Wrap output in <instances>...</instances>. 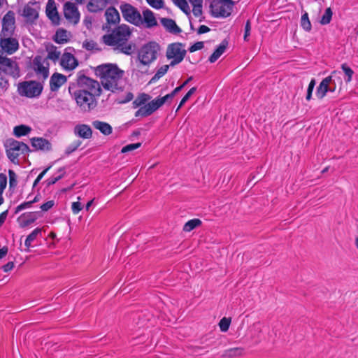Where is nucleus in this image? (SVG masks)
I'll use <instances>...</instances> for the list:
<instances>
[{
  "label": "nucleus",
  "mask_w": 358,
  "mask_h": 358,
  "mask_svg": "<svg viewBox=\"0 0 358 358\" xmlns=\"http://www.w3.org/2000/svg\"><path fill=\"white\" fill-rule=\"evenodd\" d=\"M96 76L101 79V85L106 90L115 92L122 91L117 82L123 77L124 71L121 70L116 64L106 63L93 68Z\"/></svg>",
  "instance_id": "obj_1"
},
{
  "label": "nucleus",
  "mask_w": 358,
  "mask_h": 358,
  "mask_svg": "<svg viewBox=\"0 0 358 358\" xmlns=\"http://www.w3.org/2000/svg\"><path fill=\"white\" fill-rule=\"evenodd\" d=\"M75 83L69 85V92L74 98L78 106L84 111H90L97 106V101L95 92H90L88 90H75Z\"/></svg>",
  "instance_id": "obj_2"
},
{
  "label": "nucleus",
  "mask_w": 358,
  "mask_h": 358,
  "mask_svg": "<svg viewBox=\"0 0 358 358\" xmlns=\"http://www.w3.org/2000/svg\"><path fill=\"white\" fill-rule=\"evenodd\" d=\"M131 34L129 27L126 24H119L112 30V33L102 36V41L108 46H122L121 42L126 43Z\"/></svg>",
  "instance_id": "obj_3"
},
{
  "label": "nucleus",
  "mask_w": 358,
  "mask_h": 358,
  "mask_svg": "<svg viewBox=\"0 0 358 358\" xmlns=\"http://www.w3.org/2000/svg\"><path fill=\"white\" fill-rule=\"evenodd\" d=\"M160 49L159 44L155 41H149L143 45L138 52L137 60L139 62L138 66H149L157 59Z\"/></svg>",
  "instance_id": "obj_4"
},
{
  "label": "nucleus",
  "mask_w": 358,
  "mask_h": 358,
  "mask_svg": "<svg viewBox=\"0 0 358 358\" xmlns=\"http://www.w3.org/2000/svg\"><path fill=\"white\" fill-rule=\"evenodd\" d=\"M88 71V69H83L77 73L76 87H79V90H88L90 92H95V95L100 96L102 89L99 83L87 76Z\"/></svg>",
  "instance_id": "obj_5"
},
{
  "label": "nucleus",
  "mask_w": 358,
  "mask_h": 358,
  "mask_svg": "<svg viewBox=\"0 0 358 358\" xmlns=\"http://www.w3.org/2000/svg\"><path fill=\"white\" fill-rule=\"evenodd\" d=\"M4 145L8 158L10 162L15 164H18L19 163L17 157L20 155L18 152H15L20 151L21 154H26L31 152L29 147L26 143L13 138L7 139Z\"/></svg>",
  "instance_id": "obj_6"
},
{
  "label": "nucleus",
  "mask_w": 358,
  "mask_h": 358,
  "mask_svg": "<svg viewBox=\"0 0 358 358\" xmlns=\"http://www.w3.org/2000/svg\"><path fill=\"white\" fill-rule=\"evenodd\" d=\"M43 90V83L36 80L22 81L17 85L18 94L29 99L39 97Z\"/></svg>",
  "instance_id": "obj_7"
},
{
  "label": "nucleus",
  "mask_w": 358,
  "mask_h": 358,
  "mask_svg": "<svg viewBox=\"0 0 358 358\" xmlns=\"http://www.w3.org/2000/svg\"><path fill=\"white\" fill-rule=\"evenodd\" d=\"M234 6L233 0L213 1L210 4V13L214 17H227Z\"/></svg>",
  "instance_id": "obj_8"
},
{
  "label": "nucleus",
  "mask_w": 358,
  "mask_h": 358,
  "mask_svg": "<svg viewBox=\"0 0 358 358\" xmlns=\"http://www.w3.org/2000/svg\"><path fill=\"white\" fill-rule=\"evenodd\" d=\"M120 8L124 20L136 27H140L143 24L142 16L136 7L130 3H123Z\"/></svg>",
  "instance_id": "obj_9"
},
{
  "label": "nucleus",
  "mask_w": 358,
  "mask_h": 358,
  "mask_svg": "<svg viewBox=\"0 0 358 358\" xmlns=\"http://www.w3.org/2000/svg\"><path fill=\"white\" fill-rule=\"evenodd\" d=\"M184 45L181 43H173L168 45L166 57L168 59H172L170 66H174L180 64L185 58L187 51L181 48Z\"/></svg>",
  "instance_id": "obj_10"
},
{
  "label": "nucleus",
  "mask_w": 358,
  "mask_h": 358,
  "mask_svg": "<svg viewBox=\"0 0 358 358\" xmlns=\"http://www.w3.org/2000/svg\"><path fill=\"white\" fill-rule=\"evenodd\" d=\"M2 55V52L0 50V71L13 78H18L20 68L17 63Z\"/></svg>",
  "instance_id": "obj_11"
},
{
  "label": "nucleus",
  "mask_w": 358,
  "mask_h": 358,
  "mask_svg": "<svg viewBox=\"0 0 358 358\" xmlns=\"http://www.w3.org/2000/svg\"><path fill=\"white\" fill-rule=\"evenodd\" d=\"M15 13L13 10H8L1 20L0 37L13 36L15 29Z\"/></svg>",
  "instance_id": "obj_12"
},
{
  "label": "nucleus",
  "mask_w": 358,
  "mask_h": 358,
  "mask_svg": "<svg viewBox=\"0 0 358 358\" xmlns=\"http://www.w3.org/2000/svg\"><path fill=\"white\" fill-rule=\"evenodd\" d=\"M0 47L2 52L10 55L18 50L20 45L18 41L11 36L0 37Z\"/></svg>",
  "instance_id": "obj_13"
},
{
  "label": "nucleus",
  "mask_w": 358,
  "mask_h": 358,
  "mask_svg": "<svg viewBox=\"0 0 358 358\" xmlns=\"http://www.w3.org/2000/svg\"><path fill=\"white\" fill-rule=\"evenodd\" d=\"M50 64L40 55H36L32 62V68L37 75H41L43 80L49 76Z\"/></svg>",
  "instance_id": "obj_14"
},
{
  "label": "nucleus",
  "mask_w": 358,
  "mask_h": 358,
  "mask_svg": "<svg viewBox=\"0 0 358 358\" xmlns=\"http://www.w3.org/2000/svg\"><path fill=\"white\" fill-rule=\"evenodd\" d=\"M64 17L73 24H77L80 21V13L75 3L67 1L64 4Z\"/></svg>",
  "instance_id": "obj_15"
},
{
  "label": "nucleus",
  "mask_w": 358,
  "mask_h": 358,
  "mask_svg": "<svg viewBox=\"0 0 358 358\" xmlns=\"http://www.w3.org/2000/svg\"><path fill=\"white\" fill-rule=\"evenodd\" d=\"M45 13L47 17L51 20L54 25H59L60 17L57 11L55 0H48L46 4Z\"/></svg>",
  "instance_id": "obj_16"
},
{
  "label": "nucleus",
  "mask_w": 358,
  "mask_h": 358,
  "mask_svg": "<svg viewBox=\"0 0 358 358\" xmlns=\"http://www.w3.org/2000/svg\"><path fill=\"white\" fill-rule=\"evenodd\" d=\"M60 65L68 71H72L78 66V59L70 52H64L60 60Z\"/></svg>",
  "instance_id": "obj_17"
},
{
  "label": "nucleus",
  "mask_w": 358,
  "mask_h": 358,
  "mask_svg": "<svg viewBox=\"0 0 358 358\" xmlns=\"http://www.w3.org/2000/svg\"><path fill=\"white\" fill-rule=\"evenodd\" d=\"M331 77H326L324 78L316 89V96L318 99H322L327 92H334V87L330 88Z\"/></svg>",
  "instance_id": "obj_18"
},
{
  "label": "nucleus",
  "mask_w": 358,
  "mask_h": 358,
  "mask_svg": "<svg viewBox=\"0 0 358 358\" xmlns=\"http://www.w3.org/2000/svg\"><path fill=\"white\" fill-rule=\"evenodd\" d=\"M67 81L66 76L55 72L50 79V89L51 92H57L59 89Z\"/></svg>",
  "instance_id": "obj_19"
},
{
  "label": "nucleus",
  "mask_w": 358,
  "mask_h": 358,
  "mask_svg": "<svg viewBox=\"0 0 358 358\" xmlns=\"http://www.w3.org/2000/svg\"><path fill=\"white\" fill-rule=\"evenodd\" d=\"M31 146L37 150L50 151L52 150L51 143L46 138L42 137H34L31 138Z\"/></svg>",
  "instance_id": "obj_20"
},
{
  "label": "nucleus",
  "mask_w": 358,
  "mask_h": 358,
  "mask_svg": "<svg viewBox=\"0 0 358 358\" xmlns=\"http://www.w3.org/2000/svg\"><path fill=\"white\" fill-rule=\"evenodd\" d=\"M75 135L84 139H90L92 136L91 127L85 124H79L75 126L73 129Z\"/></svg>",
  "instance_id": "obj_21"
},
{
  "label": "nucleus",
  "mask_w": 358,
  "mask_h": 358,
  "mask_svg": "<svg viewBox=\"0 0 358 358\" xmlns=\"http://www.w3.org/2000/svg\"><path fill=\"white\" fill-rule=\"evenodd\" d=\"M106 20L108 24L113 25L119 24L120 22V15L118 10L114 6L108 7L105 11Z\"/></svg>",
  "instance_id": "obj_22"
},
{
  "label": "nucleus",
  "mask_w": 358,
  "mask_h": 358,
  "mask_svg": "<svg viewBox=\"0 0 358 358\" xmlns=\"http://www.w3.org/2000/svg\"><path fill=\"white\" fill-rule=\"evenodd\" d=\"M37 214L38 212H28L22 214L17 219L20 227L24 228L34 223L38 218Z\"/></svg>",
  "instance_id": "obj_23"
},
{
  "label": "nucleus",
  "mask_w": 358,
  "mask_h": 358,
  "mask_svg": "<svg viewBox=\"0 0 358 358\" xmlns=\"http://www.w3.org/2000/svg\"><path fill=\"white\" fill-rule=\"evenodd\" d=\"M229 45V41L224 38L222 41L218 46L215 49L214 52L208 57V61L210 63L215 62L219 57L224 52Z\"/></svg>",
  "instance_id": "obj_24"
},
{
  "label": "nucleus",
  "mask_w": 358,
  "mask_h": 358,
  "mask_svg": "<svg viewBox=\"0 0 358 358\" xmlns=\"http://www.w3.org/2000/svg\"><path fill=\"white\" fill-rule=\"evenodd\" d=\"M143 18L142 17V22L145 28L150 29L157 25V20L152 10L147 8L143 11Z\"/></svg>",
  "instance_id": "obj_25"
},
{
  "label": "nucleus",
  "mask_w": 358,
  "mask_h": 358,
  "mask_svg": "<svg viewBox=\"0 0 358 358\" xmlns=\"http://www.w3.org/2000/svg\"><path fill=\"white\" fill-rule=\"evenodd\" d=\"M160 22L170 33L178 34L182 31V29L176 24V22L173 19L163 17L160 19Z\"/></svg>",
  "instance_id": "obj_26"
},
{
  "label": "nucleus",
  "mask_w": 358,
  "mask_h": 358,
  "mask_svg": "<svg viewBox=\"0 0 358 358\" xmlns=\"http://www.w3.org/2000/svg\"><path fill=\"white\" fill-rule=\"evenodd\" d=\"M92 126L99 130L102 134L108 136L112 134L113 128L110 124L100 120H94L92 122Z\"/></svg>",
  "instance_id": "obj_27"
},
{
  "label": "nucleus",
  "mask_w": 358,
  "mask_h": 358,
  "mask_svg": "<svg viewBox=\"0 0 358 358\" xmlns=\"http://www.w3.org/2000/svg\"><path fill=\"white\" fill-rule=\"evenodd\" d=\"M68 34L71 35L70 32H68L64 28H59L55 34L52 37V40L57 44H64L69 41Z\"/></svg>",
  "instance_id": "obj_28"
},
{
  "label": "nucleus",
  "mask_w": 358,
  "mask_h": 358,
  "mask_svg": "<svg viewBox=\"0 0 358 358\" xmlns=\"http://www.w3.org/2000/svg\"><path fill=\"white\" fill-rule=\"evenodd\" d=\"M45 50L48 52V55L45 59L46 61L50 59L55 62L59 59L61 52L57 50V48L55 45L48 43L45 45Z\"/></svg>",
  "instance_id": "obj_29"
},
{
  "label": "nucleus",
  "mask_w": 358,
  "mask_h": 358,
  "mask_svg": "<svg viewBox=\"0 0 358 358\" xmlns=\"http://www.w3.org/2000/svg\"><path fill=\"white\" fill-rule=\"evenodd\" d=\"M23 16L27 18L29 23L33 24L38 19V13L35 8L26 6L23 9Z\"/></svg>",
  "instance_id": "obj_30"
},
{
  "label": "nucleus",
  "mask_w": 358,
  "mask_h": 358,
  "mask_svg": "<svg viewBox=\"0 0 358 358\" xmlns=\"http://www.w3.org/2000/svg\"><path fill=\"white\" fill-rule=\"evenodd\" d=\"M151 99V96L145 93H141L133 101V108H140L146 104V103Z\"/></svg>",
  "instance_id": "obj_31"
},
{
  "label": "nucleus",
  "mask_w": 358,
  "mask_h": 358,
  "mask_svg": "<svg viewBox=\"0 0 358 358\" xmlns=\"http://www.w3.org/2000/svg\"><path fill=\"white\" fill-rule=\"evenodd\" d=\"M31 131V128L29 126L25 125V124H20V125L15 126L14 127L13 134L16 137L20 138V137L27 135L28 134L30 133Z\"/></svg>",
  "instance_id": "obj_32"
},
{
  "label": "nucleus",
  "mask_w": 358,
  "mask_h": 358,
  "mask_svg": "<svg viewBox=\"0 0 358 358\" xmlns=\"http://www.w3.org/2000/svg\"><path fill=\"white\" fill-rule=\"evenodd\" d=\"M41 234V229L39 227L34 229L27 236L24 242L25 246L27 248V252H29V248L31 246V242L34 241L38 234Z\"/></svg>",
  "instance_id": "obj_33"
},
{
  "label": "nucleus",
  "mask_w": 358,
  "mask_h": 358,
  "mask_svg": "<svg viewBox=\"0 0 358 358\" xmlns=\"http://www.w3.org/2000/svg\"><path fill=\"white\" fill-rule=\"evenodd\" d=\"M202 222L198 218H194L187 221L183 226V231L185 232H189L196 227L201 225Z\"/></svg>",
  "instance_id": "obj_34"
},
{
  "label": "nucleus",
  "mask_w": 358,
  "mask_h": 358,
  "mask_svg": "<svg viewBox=\"0 0 358 358\" xmlns=\"http://www.w3.org/2000/svg\"><path fill=\"white\" fill-rule=\"evenodd\" d=\"M243 349L241 348H232L224 350L222 357L233 358L243 354Z\"/></svg>",
  "instance_id": "obj_35"
},
{
  "label": "nucleus",
  "mask_w": 358,
  "mask_h": 358,
  "mask_svg": "<svg viewBox=\"0 0 358 358\" xmlns=\"http://www.w3.org/2000/svg\"><path fill=\"white\" fill-rule=\"evenodd\" d=\"M169 65H163L156 72V73L154 75V76L151 78L149 83H155L157 80H158L159 78H161L162 76H164L168 71L169 69Z\"/></svg>",
  "instance_id": "obj_36"
},
{
  "label": "nucleus",
  "mask_w": 358,
  "mask_h": 358,
  "mask_svg": "<svg viewBox=\"0 0 358 358\" xmlns=\"http://www.w3.org/2000/svg\"><path fill=\"white\" fill-rule=\"evenodd\" d=\"M341 69L343 70V73H345V83H350L351 82L352 79V76L354 75V71L346 64L343 63L341 64Z\"/></svg>",
  "instance_id": "obj_37"
},
{
  "label": "nucleus",
  "mask_w": 358,
  "mask_h": 358,
  "mask_svg": "<svg viewBox=\"0 0 358 358\" xmlns=\"http://www.w3.org/2000/svg\"><path fill=\"white\" fill-rule=\"evenodd\" d=\"M301 27L306 31H310L312 29V25L310 23V21L308 17V14L307 12H305L302 14L301 18Z\"/></svg>",
  "instance_id": "obj_38"
},
{
  "label": "nucleus",
  "mask_w": 358,
  "mask_h": 358,
  "mask_svg": "<svg viewBox=\"0 0 358 358\" xmlns=\"http://www.w3.org/2000/svg\"><path fill=\"white\" fill-rule=\"evenodd\" d=\"M333 15V11L331 8H327L324 10V14L322 15L321 20L320 21V24L322 25L328 24L331 22V20L332 19Z\"/></svg>",
  "instance_id": "obj_39"
},
{
  "label": "nucleus",
  "mask_w": 358,
  "mask_h": 358,
  "mask_svg": "<svg viewBox=\"0 0 358 358\" xmlns=\"http://www.w3.org/2000/svg\"><path fill=\"white\" fill-rule=\"evenodd\" d=\"M152 112L149 108V106L146 103L145 105L140 107L138 110L135 113V117H145L152 115Z\"/></svg>",
  "instance_id": "obj_40"
},
{
  "label": "nucleus",
  "mask_w": 358,
  "mask_h": 358,
  "mask_svg": "<svg viewBox=\"0 0 358 358\" xmlns=\"http://www.w3.org/2000/svg\"><path fill=\"white\" fill-rule=\"evenodd\" d=\"M231 322V317H224L223 318H222L220 320L219 324H218L220 331L222 332H227L229 329Z\"/></svg>",
  "instance_id": "obj_41"
},
{
  "label": "nucleus",
  "mask_w": 358,
  "mask_h": 358,
  "mask_svg": "<svg viewBox=\"0 0 358 358\" xmlns=\"http://www.w3.org/2000/svg\"><path fill=\"white\" fill-rule=\"evenodd\" d=\"M82 141L80 140H77L68 145L65 150L64 155L66 156L70 155L71 153L75 152L81 145Z\"/></svg>",
  "instance_id": "obj_42"
},
{
  "label": "nucleus",
  "mask_w": 358,
  "mask_h": 358,
  "mask_svg": "<svg viewBox=\"0 0 358 358\" xmlns=\"http://www.w3.org/2000/svg\"><path fill=\"white\" fill-rule=\"evenodd\" d=\"M8 176H9V189L11 190L12 189H15L17 185V175L15 171L12 169L8 170Z\"/></svg>",
  "instance_id": "obj_43"
},
{
  "label": "nucleus",
  "mask_w": 358,
  "mask_h": 358,
  "mask_svg": "<svg viewBox=\"0 0 358 358\" xmlns=\"http://www.w3.org/2000/svg\"><path fill=\"white\" fill-rule=\"evenodd\" d=\"M196 91V87H193L186 93V94L182 98L181 101H180V103L176 109V112L180 110V108L188 101V99L190 98V96Z\"/></svg>",
  "instance_id": "obj_44"
},
{
  "label": "nucleus",
  "mask_w": 358,
  "mask_h": 358,
  "mask_svg": "<svg viewBox=\"0 0 358 358\" xmlns=\"http://www.w3.org/2000/svg\"><path fill=\"white\" fill-rule=\"evenodd\" d=\"M147 104L149 106V108L151 110L152 113H153L155 111H156L161 106H163L159 97L152 100L151 101L148 102Z\"/></svg>",
  "instance_id": "obj_45"
},
{
  "label": "nucleus",
  "mask_w": 358,
  "mask_h": 358,
  "mask_svg": "<svg viewBox=\"0 0 358 358\" xmlns=\"http://www.w3.org/2000/svg\"><path fill=\"white\" fill-rule=\"evenodd\" d=\"M83 48L89 51L93 50H101V48H97V43L92 40L85 41L83 43Z\"/></svg>",
  "instance_id": "obj_46"
},
{
  "label": "nucleus",
  "mask_w": 358,
  "mask_h": 358,
  "mask_svg": "<svg viewBox=\"0 0 358 358\" xmlns=\"http://www.w3.org/2000/svg\"><path fill=\"white\" fill-rule=\"evenodd\" d=\"M316 84V81L315 78L311 79L310 82L308 84L306 99L309 101L312 99L313 92L315 88Z\"/></svg>",
  "instance_id": "obj_47"
},
{
  "label": "nucleus",
  "mask_w": 358,
  "mask_h": 358,
  "mask_svg": "<svg viewBox=\"0 0 358 358\" xmlns=\"http://www.w3.org/2000/svg\"><path fill=\"white\" fill-rule=\"evenodd\" d=\"M141 146V143H131L124 146L121 150V153H127Z\"/></svg>",
  "instance_id": "obj_48"
},
{
  "label": "nucleus",
  "mask_w": 358,
  "mask_h": 358,
  "mask_svg": "<svg viewBox=\"0 0 358 358\" xmlns=\"http://www.w3.org/2000/svg\"><path fill=\"white\" fill-rule=\"evenodd\" d=\"M340 73V72H338L337 71H333L331 73V75L329 77H331V83L329 84L330 88L334 87V92L336 90V78L340 82V83H342L341 78L338 76L336 77L337 74Z\"/></svg>",
  "instance_id": "obj_49"
},
{
  "label": "nucleus",
  "mask_w": 358,
  "mask_h": 358,
  "mask_svg": "<svg viewBox=\"0 0 358 358\" xmlns=\"http://www.w3.org/2000/svg\"><path fill=\"white\" fill-rule=\"evenodd\" d=\"M193 6L192 13L195 17H198L202 14L203 2L191 3Z\"/></svg>",
  "instance_id": "obj_50"
},
{
  "label": "nucleus",
  "mask_w": 358,
  "mask_h": 358,
  "mask_svg": "<svg viewBox=\"0 0 358 358\" xmlns=\"http://www.w3.org/2000/svg\"><path fill=\"white\" fill-rule=\"evenodd\" d=\"M147 3L153 8L160 9L164 7V0H146Z\"/></svg>",
  "instance_id": "obj_51"
},
{
  "label": "nucleus",
  "mask_w": 358,
  "mask_h": 358,
  "mask_svg": "<svg viewBox=\"0 0 358 358\" xmlns=\"http://www.w3.org/2000/svg\"><path fill=\"white\" fill-rule=\"evenodd\" d=\"M121 44H122V46H117V48L120 49L121 52L127 55H130L132 52V45L126 44V43H123V42H121Z\"/></svg>",
  "instance_id": "obj_52"
},
{
  "label": "nucleus",
  "mask_w": 358,
  "mask_h": 358,
  "mask_svg": "<svg viewBox=\"0 0 358 358\" xmlns=\"http://www.w3.org/2000/svg\"><path fill=\"white\" fill-rule=\"evenodd\" d=\"M64 178V173H61L57 176H51L45 180L46 186L50 187L55 184L57 181L60 180Z\"/></svg>",
  "instance_id": "obj_53"
},
{
  "label": "nucleus",
  "mask_w": 358,
  "mask_h": 358,
  "mask_svg": "<svg viewBox=\"0 0 358 358\" xmlns=\"http://www.w3.org/2000/svg\"><path fill=\"white\" fill-rule=\"evenodd\" d=\"M87 8L90 13H97L103 10V8H99L98 4L94 3L92 1L88 2Z\"/></svg>",
  "instance_id": "obj_54"
},
{
  "label": "nucleus",
  "mask_w": 358,
  "mask_h": 358,
  "mask_svg": "<svg viewBox=\"0 0 358 358\" xmlns=\"http://www.w3.org/2000/svg\"><path fill=\"white\" fill-rule=\"evenodd\" d=\"M52 166V164L49 165L47 166L36 178L33 183V188H34L41 181V180L43 178V177L46 174V173L51 169Z\"/></svg>",
  "instance_id": "obj_55"
},
{
  "label": "nucleus",
  "mask_w": 358,
  "mask_h": 358,
  "mask_svg": "<svg viewBox=\"0 0 358 358\" xmlns=\"http://www.w3.org/2000/svg\"><path fill=\"white\" fill-rule=\"evenodd\" d=\"M7 186V176L6 174L0 173V194L3 193Z\"/></svg>",
  "instance_id": "obj_56"
},
{
  "label": "nucleus",
  "mask_w": 358,
  "mask_h": 358,
  "mask_svg": "<svg viewBox=\"0 0 358 358\" xmlns=\"http://www.w3.org/2000/svg\"><path fill=\"white\" fill-rule=\"evenodd\" d=\"M3 73L0 71V88L6 90L9 87L8 80L3 74Z\"/></svg>",
  "instance_id": "obj_57"
},
{
  "label": "nucleus",
  "mask_w": 358,
  "mask_h": 358,
  "mask_svg": "<svg viewBox=\"0 0 358 358\" xmlns=\"http://www.w3.org/2000/svg\"><path fill=\"white\" fill-rule=\"evenodd\" d=\"M204 47V43L203 41H198L194 43L193 45H192L189 48L188 50L190 52H194L195 51L201 50Z\"/></svg>",
  "instance_id": "obj_58"
},
{
  "label": "nucleus",
  "mask_w": 358,
  "mask_h": 358,
  "mask_svg": "<svg viewBox=\"0 0 358 358\" xmlns=\"http://www.w3.org/2000/svg\"><path fill=\"white\" fill-rule=\"evenodd\" d=\"M250 31H251V23L249 20H248L245 24V31H244V36L243 39L245 41H248V36L250 35Z\"/></svg>",
  "instance_id": "obj_59"
},
{
  "label": "nucleus",
  "mask_w": 358,
  "mask_h": 358,
  "mask_svg": "<svg viewBox=\"0 0 358 358\" xmlns=\"http://www.w3.org/2000/svg\"><path fill=\"white\" fill-rule=\"evenodd\" d=\"M31 206V203L29 201H25L17 206L15 209V214H17L21 210L25 209L26 208H29Z\"/></svg>",
  "instance_id": "obj_60"
},
{
  "label": "nucleus",
  "mask_w": 358,
  "mask_h": 358,
  "mask_svg": "<svg viewBox=\"0 0 358 358\" xmlns=\"http://www.w3.org/2000/svg\"><path fill=\"white\" fill-rule=\"evenodd\" d=\"M193 80V76H190L189 77L185 82H183L180 85L178 86L177 87H176L173 91L176 92V94H177L178 93H179L182 90L184 89V87L190 82Z\"/></svg>",
  "instance_id": "obj_61"
},
{
  "label": "nucleus",
  "mask_w": 358,
  "mask_h": 358,
  "mask_svg": "<svg viewBox=\"0 0 358 358\" xmlns=\"http://www.w3.org/2000/svg\"><path fill=\"white\" fill-rule=\"evenodd\" d=\"M82 209V204L79 201L72 203L71 210L74 214H78Z\"/></svg>",
  "instance_id": "obj_62"
},
{
  "label": "nucleus",
  "mask_w": 358,
  "mask_h": 358,
  "mask_svg": "<svg viewBox=\"0 0 358 358\" xmlns=\"http://www.w3.org/2000/svg\"><path fill=\"white\" fill-rule=\"evenodd\" d=\"M176 95V92L173 90L171 93L165 95L164 96H162V97L159 96V98L162 105H164L169 100H171Z\"/></svg>",
  "instance_id": "obj_63"
},
{
  "label": "nucleus",
  "mask_w": 358,
  "mask_h": 358,
  "mask_svg": "<svg viewBox=\"0 0 358 358\" xmlns=\"http://www.w3.org/2000/svg\"><path fill=\"white\" fill-rule=\"evenodd\" d=\"M55 205V201L53 200L48 201L41 206V209L43 211H48L50 208H52Z\"/></svg>",
  "instance_id": "obj_64"
}]
</instances>
